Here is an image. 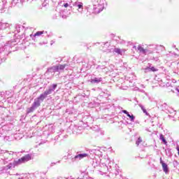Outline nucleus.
<instances>
[{
  "instance_id": "9",
  "label": "nucleus",
  "mask_w": 179,
  "mask_h": 179,
  "mask_svg": "<svg viewBox=\"0 0 179 179\" xmlns=\"http://www.w3.org/2000/svg\"><path fill=\"white\" fill-rule=\"evenodd\" d=\"M73 6H76L77 8H78V9H82L83 8V3L79 1H76L75 3H73Z\"/></svg>"
},
{
  "instance_id": "22",
  "label": "nucleus",
  "mask_w": 179,
  "mask_h": 179,
  "mask_svg": "<svg viewBox=\"0 0 179 179\" xmlns=\"http://www.w3.org/2000/svg\"><path fill=\"white\" fill-rule=\"evenodd\" d=\"M141 87H145V86H143V85H141Z\"/></svg>"
},
{
  "instance_id": "11",
  "label": "nucleus",
  "mask_w": 179,
  "mask_h": 179,
  "mask_svg": "<svg viewBox=\"0 0 179 179\" xmlns=\"http://www.w3.org/2000/svg\"><path fill=\"white\" fill-rule=\"evenodd\" d=\"M83 157H87V154L84 153V154H79L76 155L74 159H79L80 160L81 159H83Z\"/></svg>"
},
{
  "instance_id": "15",
  "label": "nucleus",
  "mask_w": 179,
  "mask_h": 179,
  "mask_svg": "<svg viewBox=\"0 0 179 179\" xmlns=\"http://www.w3.org/2000/svg\"><path fill=\"white\" fill-rule=\"evenodd\" d=\"M159 139L164 142V143H167V141H166V138H164V136L163 134H160Z\"/></svg>"
},
{
  "instance_id": "12",
  "label": "nucleus",
  "mask_w": 179,
  "mask_h": 179,
  "mask_svg": "<svg viewBox=\"0 0 179 179\" xmlns=\"http://www.w3.org/2000/svg\"><path fill=\"white\" fill-rule=\"evenodd\" d=\"M114 52H116L119 55H122V50H121L120 48H115L114 49Z\"/></svg>"
},
{
  "instance_id": "2",
  "label": "nucleus",
  "mask_w": 179,
  "mask_h": 179,
  "mask_svg": "<svg viewBox=\"0 0 179 179\" xmlns=\"http://www.w3.org/2000/svg\"><path fill=\"white\" fill-rule=\"evenodd\" d=\"M41 103H43V101L38 97L35 99L31 107L28 109V113H33L36 108H38V107L41 106Z\"/></svg>"
},
{
  "instance_id": "16",
  "label": "nucleus",
  "mask_w": 179,
  "mask_h": 179,
  "mask_svg": "<svg viewBox=\"0 0 179 179\" xmlns=\"http://www.w3.org/2000/svg\"><path fill=\"white\" fill-rule=\"evenodd\" d=\"M127 117L130 118L131 121H134L135 120V116L134 115H130L129 113L127 114Z\"/></svg>"
},
{
  "instance_id": "21",
  "label": "nucleus",
  "mask_w": 179,
  "mask_h": 179,
  "mask_svg": "<svg viewBox=\"0 0 179 179\" xmlns=\"http://www.w3.org/2000/svg\"><path fill=\"white\" fill-rule=\"evenodd\" d=\"M163 163H164V162H163V159H162V158H160V164L162 165Z\"/></svg>"
},
{
  "instance_id": "7",
  "label": "nucleus",
  "mask_w": 179,
  "mask_h": 179,
  "mask_svg": "<svg viewBox=\"0 0 179 179\" xmlns=\"http://www.w3.org/2000/svg\"><path fill=\"white\" fill-rule=\"evenodd\" d=\"M158 69L155 67H147L145 69V72H157Z\"/></svg>"
},
{
  "instance_id": "1",
  "label": "nucleus",
  "mask_w": 179,
  "mask_h": 179,
  "mask_svg": "<svg viewBox=\"0 0 179 179\" xmlns=\"http://www.w3.org/2000/svg\"><path fill=\"white\" fill-rule=\"evenodd\" d=\"M57 86L58 85L57 84H53V85H50L48 90L45 91L44 93L41 94L38 96L40 100H41V101L43 102L44 99H47V96H48L49 94H52V92H54L55 90V89H57Z\"/></svg>"
},
{
  "instance_id": "25",
  "label": "nucleus",
  "mask_w": 179,
  "mask_h": 179,
  "mask_svg": "<svg viewBox=\"0 0 179 179\" xmlns=\"http://www.w3.org/2000/svg\"><path fill=\"white\" fill-rule=\"evenodd\" d=\"M18 179H22V178H19Z\"/></svg>"
},
{
  "instance_id": "23",
  "label": "nucleus",
  "mask_w": 179,
  "mask_h": 179,
  "mask_svg": "<svg viewBox=\"0 0 179 179\" xmlns=\"http://www.w3.org/2000/svg\"><path fill=\"white\" fill-rule=\"evenodd\" d=\"M166 105H167L166 103H164V106H166Z\"/></svg>"
},
{
  "instance_id": "10",
  "label": "nucleus",
  "mask_w": 179,
  "mask_h": 179,
  "mask_svg": "<svg viewBox=\"0 0 179 179\" xmlns=\"http://www.w3.org/2000/svg\"><path fill=\"white\" fill-rule=\"evenodd\" d=\"M162 166L163 171H164V173L167 174V173H169V166H167V164L162 163Z\"/></svg>"
},
{
  "instance_id": "8",
  "label": "nucleus",
  "mask_w": 179,
  "mask_h": 179,
  "mask_svg": "<svg viewBox=\"0 0 179 179\" xmlns=\"http://www.w3.org/2000/svg\"><path fill=\"white\" fill-rule=\"evenodd\" d=\"M101 80H103L101 78H94V79H91L90 82L91 83H100Z\"/></svg>"
},
{
  "instance_id": "5",
  "label": "nucleus",
  "mask_w": 179,
  "mask_h": 179,
  "mask_svg": "<svg viewBox=\"0 0 179 179\" xmlns=\"http://www.w3.org/2000/svg\"><path fill=\"white\" fill-rule=\"evenodd\" d=\"M48 72L54 75L55 72H58V68L57 67V66H53L48 69Z\"/></svg>"
},
{
  "instance_id": "20",
  "label": "nucleus",
  "mask_w": 179,
  "mask_h": 179,
  "mask_svg": "<svg viewBox=\"0 0 179 179\" xmlns=\"http://www.w3.org/2000/svg\"><path fill=\"white\" fill-rule=\"evenodd\" d=\"M122 113H124V114H126V115L129 113V112L125 110H123Z\"/></svg>"
},
{
  "instance_id": "17",
  "label": "nucleus",
  "mask_w": 179,
  "mask_h": 179,
  "mask_svg": "<svg viewBox=\"0 0 179 179\" xmlns=\"http://www.w3.org/2000/svg\"><path fill=\"white\" fill-rule=\"evenodd\" d=\"M141 142H142V138H141V137H139V138H138V140L136 141V145L137 146H139V145H140V143H141Z\"/></svg>"
},
{
  "instance_id": "4",
  "label": "nucleus",
  "mask_w": 179,
  "mask_h": 179,
  "mask_svg": "<svg viewBox=\"0 0 179 179\" xmlns=\"http://www.w3.org/2000/svg\"><path fill=\"white\" fill-rule=\"evenodd\" d=\"M16 166H19L17 160H15L13 163H10L8 165L4 167V169L10 170V169H15Z\"/></svg>"
},
{
  "instance_id": "18",
  "label": "nucleus",
  "mask_w": 179,
  "mask_h": 179,
  "mask_svg": "<svg viewBox=\"0 0 179 179\" xmlns=\"http://www.w3.org/2000/svg\"><path fill=\"white\" fill-rule=\"evenodd\" d=\"M43 31H37L35 34L34 36L36 37V36H41L43 34Z\"/></svg>"
},
{
  "instance_id": "24",
  "label": "nucleus",
  "mask_w": 179,
  "mask_h": 179,
  "mask_svg": "<svg viewBox=\"0 0 179 179\" xmlns=\"http://www.w3.org/2000/svg\"><path fill=\"white\" fill-rule=\"evenodd\" d=\"M141 92H145V91H144V90H142Z\"/></svg>"
},
{
  "instance_id": "3",
  "label": "nucleus",
  "mask_w": 179,
  "mask_h": 179,
  "mask_svg": "<svg viewBox=\"0 0 179 179\" xmlns=\"http://www.w3.org/2000/svg\"><path fill=\"white\" fill-rule=\"evenodd\" d=\"M29 160H31V155L27 154L25 156L21 157L18 160H17L18 165L22 164V163H26V162H29Z\"/></svg>"
},
{
  "instance_id": "13",
  "label": "nucleus",
  "mask_w": 179,
  "mask_h": 179,
  "mask_svg": "<svg viewBox=\"0 0 179 179\" xmlns=\"http://www.w3.org/2000/svg\"><path fill=\"white\" fill-rule=\"evenodd\" d=\"M65 66H66V64L64 65L59 64L57 66V67L58 68V71H64L65 69Z\"/></svg>"
},
{
  "instance_id": "19",
  "label": "nucleus",
  "mask_w": 179,
  "mask_h": 179,
  "mask_svg": "<svg viewBox=\"0 0 179 179\" xmlns=\"http://www.w3.org/2000/svg\"><path fill=\"white\" fill-rule=\"evenodd\" d=\"M64 8H68L69 6V4L68 3H66L64 4Z\"/></svg>"
},
{
  "instance_id": "14",
  "label": "nucleus",
  "mask_w": 179,
  "mask_h": 179,
  "mask_svg": "<svg viewBox=\"0 0 179 179\" xmlns=\"http://www.w3.org/2000/svg\"><path fill=\"white\" fill-rule=\"evenodd\" d=\"M138 106L140 108H141L143 113H144L145 114H146V115H148V111L145 110V107H143V106H142V104H138Z\"/></svg>"
},
{
  "instance_id": "6",
  "label": "nucleus",
  "mask_w": 179,
  "mask_h": 179,
  "mask_svg": "<svg viewBox=\"0 0 179 179\" xmlns=\"http://www.w3.org/2000/svg\"><path fill=\"white\" fill-rule=\"evenodd\" d=\"M137 51L141 52V54H146L148 52V50L144 49L142 46L138 45L137 47Z\"/></svg>"
}]
</instances>
